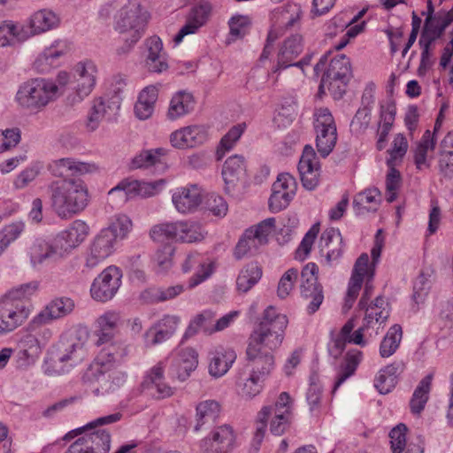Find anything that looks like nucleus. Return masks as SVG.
I'll return each instance as SVG.
<instances>
[{"label": "nucleus", "mask_w": 453, "mask_h": 453, "mask_svg": "<svg viewBox=\"0 0 453 453\" xmlns=\"http://www.w3.org/2000/svg\"><path fill=\"white\" fill-rule=\"evenodd\" d=\"M214 321L215 313L209 310L203 311L190 321L185 335L193 336L199 331L211 334L213 333Z\"/></svg>", "instance_id": "58"}, {"label": "nucleus", "mask_w": 453, "mask_h": 453, "mask_svg": "<svg viewBox=\"0 0 453 453\" xmlns=\"http://www.w3.org/2000/svg\"><path fill=\"white\" fill-rule=\"evenodd\" d=\"M352 76L349 59L343 54L331 59L319 84V92L327 89L334 99H340L345 93L346 86Z\"/></svg>", "instance_id": "10"}, {"label": "nucleus", "mask_w": 453, "mask_h": 453, "mask_svg": "<svg viewBox=\"0 0 453 453\" xmlns=\"http://www.w3.org/2000/svg\"><path fill=\"white\" fill-rule=\"evenodd\" d=\"M198 365V355L192 348L182 349L176 359L177 377L179 380H186Z\"/></svg>", "instance_id": "52"}, {"label": "nucleus", "mask_w": 453, "mask_h": 453, "mask_svg": "<svg viewBox=\"0 0 453 453\" xmlns=\"http://www.w3.org/2000/svg\"><path fill=\"white\" fill-rule=\"evenodd\" d=\"M319 249L326 265H332L337 262L343 253V241L339 229H326L320 236Z\"/></svg>", "instance_id": "32"}, {"label": "nucleus", "mask_w": 453, "mask_h": 453, "mask_svg": "<svg viewBox=\"0 0 453 453\" xmlns=\"http://www.w3.org/2000/svg\"><path fill=\"white\" fill-rule=\"evenodd\" d=\"M75 304L69 297L52 299L29 323L31 330H36L40 326L51 323L71 314Z\"/></svg>", "instance_id": "19"}, {"label": "nucleus", "mask_w": 453, "mask_h": 453, "mask_svg": "<svg viewBox=\"0 0 453 453\" xmlns=\"http://www.w3.org/2000/svg\"><path fill=\"white\" fill-rule=\"evenodd\" d=\"M298 172L304 188L313 190L319 185L320 166L313 148L306 145L298 164Z\"/></svg>", "instance_id": "26"}, {"label": "nucleus", "mask_w": 453, "mask_h": 453, "mask_svg": "<svg viewBox=\"0 0 453 453\" xmlns=\"http://www.w3.org/2000/svg\"><path fill=\"white\" fill-rule=\"evenodd\" d=\"M388 303L382 296H377L369 305L366 304L365 310V318L362 326V334L365 331L373 326L375 323L383 324L389 317V310Z\"/></svg>", "instance_id": "41"}, {"label": "nucleus", "mask_w": 453, "mask_h": 453, "mask_svg": "<svg viewBox=\"0 0 453 453\" xmlns=\"http://www.w3.org/2000/svg\"><path fill=\"white\" fill-rule=\"evenodd\" d=\"M314 128L317 134L316 146L321 157H326L337 141L336 125L327 108H319L315 112Z\"/></svg>", "instance_id": "12"}, {"label": "nucleus", "mask_w": 453, "mask_h": 453, "mask_svg": "<svg viewBox=\"0 0 453 453\" xmlns=\"http://www.w3.org/2000/svg\"><path fill=\"white\" fill-rule=\"evenodd\" d=\"M236 353L232 349L219 348L211 353L209 373L215 378L225 375L236 360Z\"/></svg>", "instance_id": "42"}, {"label": "nucleus", "mask_w": 453, "mask_h": 453, "mask_svg": "<svg viewBox=\"0 0 453 453\" xmlns=\"http://www.w3.org/2000/svg\"><path fill=\"white\" fill-rule=\"evenodd\" d=\"M27 40H28V35L25 25L12 20H4L0 23V47L13 46Z\"/></svg>", "instance_id": "45"}, {"label": "nucleus", "mask_w": 453, "mask_h": 453, "mask_svg": "<svg viewBox=\"0 0 453 453\" xmlns=\"http://www.w3.org/2000/svg\"><path fill=\"white\" fill-rule=\"evenodd\" d=\"M262 269L256 263H250L241 270L236 279V288L239 292L247 293L261 279Z\"/></svg>", "instance_id": "54"}, {"label": "nucleus", "mask_w": 453, "mask_h": 453, "mask_svg": "<svg viewBox=\"0 0 453 453\" xmlns=\"http://www.w3.org/2000/svg\"><path fill=\"white\" fill-rule=\"evenodd\" d=\"M318 265L314 263L307 264L301 273V296L309 301L307 311L315 313L324 300L323 287L318 281Z\"/></svg>", "instance_id": "14"}, {"label": "nucleus", "mask_w": 453, "mask_h": 453, "mask_svg": "<svg viewBox=\"0 0 453 453\" xmlns=\"http://www.w3.org/2000/svg\"><path fill=\"white\" fill-rule=\"evenodd\" d=\"M195 100L191 93L179 91L173 95L167 111V118L175 120L188 114L194 108Z\"/></svg>", "instance_id": "49"}, {"label": "nucleus", "mask_w": 453, "mask_h": 453, "mask_svg": "<svg viewBox=\"0 0 453 453\" xmlns=\"http://www.w3.org/2000/svg\"><path fill=\"white\" fill-rule=\"evenodd\" d=\"M395 117V105L392 102H388L380 105V122L377 130L376 147L379 150H382L387 143L388 135L392 128Z\"/></svg>", "instance_id": "47"}, {"label": "nucleus", "mask_w": 453, "mask_h": 453, "mask_svg": "<svg viewBox=\"0 0 453 453\" xmlns=\"http://www.w3.org/2000/svg\"><path fill=\"white\" fill-rule=\"evenodd\" d=\"M368 264L369 257L366 253L361 254L357 259L344 299V311H348L352 308L359 294L365 277L369 276L372 271L374 273V267L372 266V268H368Z\"/></svg>", "instance_id": "25"}, {"label": "nucleus", "mask_w": 453, "mask_h": 453, "mask_svg": "<svg viewBox=\"0 0 453 453\" xmlns=\"http://www.w3.org/2000/svg\"><path fill=\"white\" fill-rule=\"evenodd\" d=\"M179 221L172 223H161L154 226L150 232L152 240L158 243L171 244L178 241Z\"/></svg>", "instance_id": "57"}, {"label": "nucleus", "mask_w": 453, "mask_h": 453, "mask_svg": "<svg viewBox=\"0 0 453 453\" xmlns=\"http://www.w3.org/2000/svg\"><path fill=\"white\" fill-rule=\"evenodd\" d=\"M297 183L289 173L278 175L273 184L272 195L269 198V209L272 212H279L288 207L296 196Z\"/></svg>", "instance_id": "16"}, {"label": "nucleus", "mask_w": 453, "mask_h": 453, "mask_svg": "<svg viewBox=\"0 0 453 453\" xmlns=\"http://www.w3.org/2000/svg\"><path fill=\"white\" fill-rule=\"evenodd\" d=\"M132 226V221L127 215H117L105 229L111 231L113 237L118 240L125 238L131 231Z\"/></svg>", "instance_id": "64"}, {"label": "nucleus", "mask_w": 453, "mask_h": 453, "mask_svg": "<svg viewBox=\"0 0 453 453\" xmlns=\"http://www.w3.org/2000/svg\"><path fill=\"white\" fill-rule=\"evenodd\" d=\"M148 55L145 60L147 69L151 73H160L168 69L167 57L163 52V43L159 37L151 36L145 42Z\"/></svg>", "instance_id": "39"}, {"label": "nucleus", "mask_w": 453, "mask_h": 453, "mask_svg": "<svg viewBox=\"0 0 453 453\" xmlns=\"http://www.w3.org/2000/svg\"><path fill=\"white\" fill-rule=\"evenodd\" d=\"M120 321L121 316L119 312L114 311H108L96 319V335L97 336V340L96 342V345L97 347L104 344H107V346L116 344L119 349V353L121 354L120 346L117 342H112Z\"/></svg>", "instance_id": "28"}, {"label": "nucleus", "mask_w": 453, "mask_h": 453, "mask_svg": "<svg viewBox=\"0 0 453 453\" xmlns=\"http://www.w3.org/2000/svg\"><path fill=\"white\" fill-rule=\"evenodd\" d=\"M246 359L244 370L264 378H267L274 368V357L267 350L248 345Z\"/></svg>", "instance_id": "30"}, {"label": "nucleus", "mask_w": 453, "mask_h": 453, "mask_svg": "<svg viewBox=\"0 0 453 453\" xmlns=\"http://www.w3.org/2000/svg\"><path fill=\"white\" fill-rule=\"evenodd\" d=\"M116 241L111 231L103 229L92 244L87 258V266L93 268L108 257L113 252Z\"/></svg>", "instance_id": "35"}, {"label": "nucleus", "mask_w": 453, "mask_h": 453, "mask_svg": "<svg viewBox=\"0 0 453 453\" xmlns=\"http://www.w3.org/2000/svg\"><path fill=\"white\" fill-rule=\"evenodd\" d=\"M303 50V38L299 35H292L287 38L280 46L277 56V65L274 73L294 66V60L302 53Z\"/></svg>", "instance_id": "38"}, {"label": "nucleus", "mask_w": 453, "mask_h": 453, "mask_svg": "<svg viewBox=\"0 0 453 453\" xmlns=\"http://www.w3.org/2000/svg\"><path fill=\"white\" fill-rule=\"evenodd\" d=\"M208 137L207 130L203 126H188L173 132L170 142L174 148H194L203 144Z\"/></svg>", "instance_id": "31"}, {"label": "nucleus", "mask_w": 453, "mask_h": 453, "mask_svg": "<svg viewBox=\"0 0 453 453\" xmlns=\"http://www.w3.org/2000/svg\"><path fill=\"white\" fill-rule=\"evenodd\" d=\"M94 164L76 161L71 157L53 160L48 165V170L56 177H71L92 173L96 170Z\"/></svg>", "instance_id": "34"}, {"label": "nucleus", "mask_w": 453, "mask_h": 453, "mask_svg": "<svg viewBox=\"0 0 453 453\" xmlns=\"http://www.w3.org/2000/svg\"><path fill=\"white\" fill-rule=\"evenodd\" d=\"M165 362L160 361L152 366L146 373L142 388L153 398L160 400L171 397L175 392L165 378Z\"/></svg>", "instance_id": "17"}, {"label": "nucleus", "mask_w": 453, "mask_h": 453, "mask_svg": "<svg viewBox=\"0 0 453 453\" xmlns=\"http://www.w3.org/2000/svg\"><path fill=\"white\" fill-rule=\"evenodd\" d=\"M435 143V139L431 131H425L421 140L414 150V163L418 170L430 166V164L427 161V153L429 150H434Z\"/></svg>", "instance_id": "56"}, {"label": "nucleus", "mask_w": 453, "mask_h": 453, "mask_svg": "<svg viewBox=\"0 0 453 453\" xmlns=\"http://www.w3.org/2000/svg\"><path fill=\"white\" fill-rule=\"evenodd\" d=\"M244 158L239 155L228 157L222 168V177L226 184V191L230 190L245 176Z\"/></svg>", "instance_id": "43"}, {"label": "nucleus", "mask_w": 453, "mask_h": 453, "mask_svg": "<svg viewBox=\"0 0 453 453\" xmlns=\"http://www.w3.org/2000/svg\"><path fill=\"white\" fill-rule=\"evenodd\" d=\"M150 17L140 0H128L118 10L113 27L125 41V46L117 49L118 55L127 52L142 37Z\"/></svg>", "instance_id": "3"}, {"label": "nucleus", "mask_w": 453, "mask_h": 453, "mask_svg": "<svg viewBox=\"0 0 453 453\" xmlns=\"http://www.w3.org/2000/svg\"><path fill=\"white\" fill-rule=\"evenodd\" d=\"M27 254L32 266L35 267L50 259L62 258L53 239L51 242L42 239L35 240L28 248Z\"/></svg>", "instance_id": "40"}, {"label": "nucleus", "mask_w": 453, "mask_h": 453, "mask_svg": "<svg viewBox=\"0 0 453 453\" xmlns=\"http://www.w3.org/2000/svg\"><path fill=\"white\" fill-rule=\"evenodd\" d=\"M432 379L433 376L431 374L426 375L420 380L414 390L410 402V407L412 413L419 414L424 410L429 398Z\"/></svg>", "instance_id": "55"}, {"label": "nucleus", "mask_w": 453, "mask_h": 453, "mask_svg": "<svg viewBox=\"0 0 453 453\" xmlns=\"http://www.w3.org/2000/svg\"><path fill=\"white\" fill-rule=\"evenodd\" d=\"M67 47L62 41L54 42L50 47L37 58L35 62V67L42 73L49 72L53 61L66 52Z\"/></svg>", "instance_id": "53"}, {"label": "nucleus", "mask_w": 453, "mask_h": 453, "mask_svg": "<svg viewBox=\"0 0 453 453\" xmlns=\"http://www.w3.org/2000/svg\"><path fill=\"white\" fill-rule=\"evenodd\" d=\"M164 184L163 180L153 182L124 180L108 192V201L114 203L119 200V203H125L135 196L150 197L157 194Z\"/></svg>", "instance_id": "13"}, {"label": "nucleus", "mask_w": 453, "mask_h": 453, "mask_svg": "<svg viewBox=\"0 0 453 453\" xmlns=\"http://www.w3.org/2000/svg\"><path fill=\"white\" fill-rule=\"evenodd\" d=\"M122 416V413L115 412L100 417L74 430L75 434H81V436L65 453H107L111 446V434L103 426L119 421Z\"/></svg>", "instance_id": "4"}, {"label": "nucleus", "mask_w": 453, "mask_h": 453, "mask_svg": "<svg viewBox=\"0 0 453 453\" xmlns=\"http://www.w3.org/2000/svg\"><path fill=\"white\" fill-rule=\"evenodd\" d=\"M403 331L401 326L395 324L392 326L387 334L384 336L380 346V355L382 357H388L392 356L399 347L402 341Z\"/></svg>", "instance_id": "59"}, {"label": "nucleus", "mask_w": 453, "mask_h": 453, "mask_svg": "<svg viewBox=\"0 0 453 453\" xmlns=\"http://www.w3.org/2000/svg\"><path fill=\"white\" fill-rule=\"evenodd\" d=\"M98 77V67L91 60L78 62L72 70V91L66 96L69 105L81 104L95 89Z\"/></svg>", "instance_id": "9"}, {"label": "nucleus", "mask_w": 453, "mask_h": 453, "mask_svg": "<svg viewBox=\"0 0 453 453\" xmlns=\"http://www.w3.org/2000/svg\"><path fill=\"white\" fill-rule=\"evenodd\" d=\"M61 23L60 15L51 9L43 8L35 12L27 20V33L28 39L54 30Z\"/></svg>", "instance_id": "29"}, {"label": "nucleus", "mask_w": 453, "mask_h": 453, "mask_svg": "<svg viewBox=\"0 0 453 453\" xmlns=\"http://www.w3.org/2000/svg\"><path fill=\"white\" fill-rule=\"evenodd\" d=\"M167 150L163 148L142 150L132 160V167L153 168L156 173H164L167 169Z\"/></svg>", "instance_id": "37"}, {"label": "nucleus", "mask_w": 453, "mask_h": 453, "mask_svg": "<svg viewBox=\"0 0 453 453\" xmlns=\"http://www.w3.org/2000/svg\"><path fill=\"white\" fill-rule=\"evenodd\" d=\"M88 234V225L80 219L74 220L65 230L58 234L54 240L57 250H58L62 257L77 248L86 239Z\"/></svg>", "instance_id": "24"}, {"label": "nucleus", "mask_w": 453, "mask_h": 453, "mask_svg": "<svg viewBox=\"0 0 453 453\" xmlns=\"http://www.w3.org/2000/svg\"><path fill=\"white\" fill-rule=\"evenodd\" d=\"M88 329L85 326L78 327L70 341L61 342L52 353L50 360L54 367L65 372L81 364L88 354Z\"/></svg>", "instance_id": "8"}, {"label": "nucleus", "mask_w": 453, "mask_h": 453, "mask_svg": "<svg viewBox=\"0 0 453 453\" xmlns=\"http://www.w3.org/2000/svg\"><path fill=\"white\" fill-rule=\"evenodd\" d=\"M302 16L301 5L294 2H288L272 12L271 21L274 28L285 31L296 27L300 23Z\"/></svg>", "instance_id": "33"}, {"label": "nucleus", "mask_w": 453, "mask_h": 453, "mask_svg": "<svg viewBox=\"0 0 453 453\" xmlns=\"http://www.w3.org/2000/svg\"><path fill=\"white\" fill-rule=\"evenodd\" d=\"M51 208L61 219H70L81 212L88 203L87 187L81 180L65 179L49 186Z\"/></svg>", "instance_id": "2"}, {"label": "nucleus", "mask_w": 453, "mask_h": 453, "mask_svg": "<svg viewBox=\"0 0 453 453\" xmlns=\"http://www.w3.org/2000/svg\"><path fill=\"white\" fill-rule=\"evenodd\" d=\"M29 313L24 303L3 298L0 302V334L16 329L27 319Z\"/></svg>", "instance_id": "21"}, {"label": "nucleus", "mask_w": 453, "mask_h": 453, "mask_svg": "<svg viewBox=\"0 0 453 453\" xmlns=\"http://www.w3.org/2000/svg\"><path fill=\"white\" fill-rule=\"evenodd\" d=\"M228 26L230 39L235 41L242 38L248 33L250 19L248 16L235 15L229 19Z\"/></svg>", "instance_id": "62"}, {"label": "nucleus", "mask_w": 453, "mask_h": 453, "mask_svg": "<svg viewBox=\"0 0 453 453\" xmlns=\"http://www.w3.org/2000/svg\"><path fill=\"white\" fill-rule=\"evenodd\" d=\"M61 96L60 88L52 80L35 78L19 86L16 101L22 108L38 112Z\"/></svg>", "instance_id": "6"}, {"label": "nucleus", "mask_w": 453, "mask_h": 453, "mask_svg": "<svg viewBox=\"0 0 453 453\" xmlns=\"http://www.w3.org/2000/svg\"><path fill=\"white\" fill-rule=\"evenodd\" d=\"M274 226L275 219L268 218L257 225L246 229L234 248V257L242 259L266 244L268 236L273 231Z\"/></svg>", "instance_id": "11"}, {"label": "nucleus", "mask_w": 453, "mask_h": 453, "mask_svg": "<svg viewBox=\"0 0 453 453\" xmlns=\"http://www.w3.org/2000/svg\"><path fill=\"white\" fill-rule=\"evenodd\" d=\"M372 111L368 108H359L350 123V130L356 135L365 134L371 121Z\"/></svg>", "instance_id": "63"}, {"label": "nucleus", "mask_w": 453, "mask_h": 453, "mask_svg": "<svg viewBox=\"0 0 453 453\" xmlns=\"http://www.w3.org/2000/svg\"><path fill=\"white\" fill-rule=\"evenodd\" d=\"M257 426L254 439L260 442L265 435L266 422L270 419V431L275 435H281L289 426L291 418V399L287 392L279 395L273 406L264 407L258 413Z\"/></svg>", "instance_id": "7"}, {"label": "nucleus", "mask_w": 453, "mask_h": 453, "mask_svg": "<svg viewBox=\"0 0 453 453\" xmlns=\"http://www.w3.org/2000/svg\"><path fill=\"white\" fill-rule=\"evenodd\" d=\"M211 4L205 1H202L193 6L187 16L185 25L174 36V42L179 44L186 35L196 34L207 23L211 13Z\"/></svg>", "instance_id": "27"}, {"label": "nucleus", "mask_w": 453, "mask_h": 453, "mask_svg": "<svg viewBox=\"0 0 453 453\" xmlns=\"http://www.w3.org/2000/svg\"><path fill=\"white\" fill-rule=\"evenodd\" d=\"M122 98L117 92L110 97H99L93 101V105L88 115L86 127L95 131L104 119H111L120 108Z\"/></svg>", "instance_id": "18"}, {"label": "nucleus", "mask_w": 453, "mask_h": 453, "mask_svg": "<svg viewBox=\"0 0 453 453\" xmlns=\"http://www.w3.org/2000/svg\"><path fill=\"white\" fill-rule=\"evenodd\" d=\"M182 272L187 273L194 271V275L189 280V287L194 288L206 279H208L214 271V262L207 256L190 252L181 264Z\"/></svg>", "instance_id": "23"}, {"label": "nucleus", "mask_w": 453, "mask_h": 453, "mask_svg": "<svg viewBox=\"0 0 453 453\" xmlns=\"http://www.w3.org/2000/svg\"><path fill=\"white\" fill-rule=\"evenodd\" d=\"M157 100V89L154 86H149L143 88L139 94L137 102L134 104V114L142 120L150 119L155 108Z\"/></svg>", "instance_id": "50"}, {"label": "nucleus", "mask_w": 453, "mask_h": 453, "mask_svg": "<svg viewBox=\"0 0 453 453\" xmlns=\"http://www.w3.org/2000/svg\"><path fill=\"white\" fill-rule=\"evenodd\" d=\"M235 435L228 425L215 427L200 441V449L206 453H228L234 446Z\"/></svg>", "instance_id": "20"}, {"label": "nucleus", "mask_w": 453, "mask_h": 453, "mask_svg": "<svg viewBox=\"0 0 453 453\" xmlns=\"http://www.w3.org/2000/svg\"><path fill=\"white\" fill-rule=\"evenodd\" d=\"M172 201L179 212H191L202 202L201 188L195 184L178 188L172 196Z\"/></svg>", "instance_id": "36"}, {"label": "nucleus", "mask_w": 453, "mask_h": 453, "mask_svg": "<svg viewBox=\"0 0 453 453\" xmlns=\"http://www.w3.org/2000/svg\"><path fill=\"white\" fill-rule=\"evenodd\" d=\"M363 354L358 349H352L347 352L342 363L337 372L336 380L334 382L332 393L334 394L339 387L349 378L355 374V372L362 361Z\"/></svg>", "instance_id": "48"}, {"label": "nucleus", "mask_w": 453, "mask_h": 453, "mask_svg": "<svg viewBox=\"0 0 453 453\" xmlns=\"http://www.w3.org/2000/svg\"><path fill=\"white\" fill-rule=\"evenodd\" d=\"M221 412V404L213 399L201 401L196 407V425L194 430L198 432L202 427L210 423H213L219 417Z\"/></svg>", "instance_id": "46"}, {"label": "nucleus", "mask_w": 453, "mask_h": 453, "mask_svg": "<svg viewBox=\"0 0 453 453\" xmlns=\"http://www.w3.org/2000/svg\"><path fill=\"white\" fill-rule=\"evenodd\" d=\"M245 127V124L234 126L221 138L219 146L217 150L218 159H221L226 151L233 149L236 142L243 134Z\"/></svg>", "instance_id": "61"}, {"label": "nucleus", "mask_w": 453, "mask_h": 453, "mask_svg": "<svg viewBox=\"0 0 453 453\" xmlns=\"http://www.w3.org/2000/svg\"><path fill=\"white\" fill-rule=\"evenodd\" d=\"M265 380L266 378L248 372L247 370L240 372L236 380L239 394L246 399L255 397L263 390Z\"/></svg>", "instance_id": "44"}, {"label": "nucleus", "mask_w": 453, "mask_h": 453, "mask_svg": "<svg viewBox=\"0 0 453 453\" xmlns=\"http://www.w3.org/2000/svg\"><path fill=\"white\" fill-rule=\"evenodd\" d=\"M122 273L113 265L105 268L93 281L90 294L97 302H107L113 298L121 285Z\"/></svg>", "instance_id": "15"}, {"label": "nucleus", "mask_w": 453, "mask_h": 453, "mask_svg": "<svg viewBox=\"0 0 453 453\" xmlns=\"http://www.w3.org/2000/svg\"><path fill=\"white\" fill-rule=\"evenodd\" d=\"M205 234L202 226L198 223L179 221V242L188 243L199 242L204 238Z\"/></svg>", "instance_id": "60"}, {"label": "nucleus", "mask_w": 453, "mask_h": 453, "mask_svg": "<svg viewBox=\"0 0 453 453\" xmlns=\"http://www.w3.org/2000/svg\"><path fill=\"white\" fill-rule=\"evenodd\" d=\"M355 325V318H351L343 325L338 334H331V341L327 345L328 353L331 357L335 359L338 358L345 349L347 343L359 346L366 344L361 332L362 329H357L352 333Z\"/></svg>", "instance_id": "22"}, {"label": "nucleus", "mask_w": 453, "mask_h": 453, "mask_svg": "<svg viewBox=\"0 0 453 453\" xmlns=\"http://www.w3.org/2000/svg\"><path fill=\"white\" fill-rule=\"evenodd\" d=\"M121 356L116 344L104 347L85 371L82 380L96 395L114 392L124 385L127 374L119 369Z\"/></svg>", "instance_id": "1"}, {"label": "nucleus", "mask_w": 453, "mask_h": 453, "mask_svg": "<svg viewBox=\"0 0 453 453\" xmlns=\"http://www.w3.org/2000/svg\"><path fill=\"white\" fill-rule=\"evenodd\" d=\"M380 203V191L376 188H367L358 193L353 201V206L356 214L360 215L365 212L376 211Z\"/></svg>", "instance_id": "51"}, {"label": "nucleus", "mask_w": 453, "mask_h": 453, "mask_svg": "<svg viewBox=\"0 0 453 453\" xmlns=\"http://www.w3.org/2000/svg\"><path fill=\"white\" fill-rule=\"evenodd\" d=\"M288 323L286 315L279 313L273 306L267 307L250 334L248 345L271 351L277 349L283 342Z\"/></svg>", "instance_id": "5"}]
</instances>
